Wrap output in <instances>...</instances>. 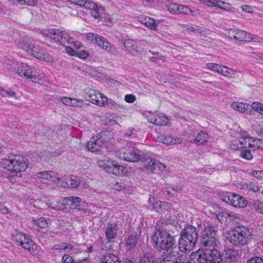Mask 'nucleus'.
<instances>
[{
	"instance_id": "8fccbe9b",
	"label": "nucleus",
	"mask_w": 263,
	"mask_h": 263,
	"mask_svg": "<svg viewBox=\"0 0 263 263\" xmlns=\"http://www.w3.org/2000/svg\"><path fill=\"white\" fill-rule=\"evenodd\" d=\"M139 263H154V259L150 254H144L141 256Z\"/></svg>"
},
{
	"instance_id": "58836bf2",
	"label": "nucleus",
	"mask_w": 263,
	"mask_h": 263,
	"mask_svg": "<svg viewBox=\"0 0 263 263\" xmlns=\"http://www.w3.org/2000/svg\"><path fill=\"white\" fill-rule=\"evenodd\" d=\"M250 106L252 110L253 109L263 116V104H261L260 102H255L252 103Z\"/></svg>"
},
{
	"instance_id": "39448f33",
	"label": "nucleus",
	"mask_w": 263,
	"mask_h": 263,
	"mask_svg": "<svg viewBox=\"0 0 263 263\" xmlns=\"http://www.w3.org/2000/svg\"><path fill=\"white\" fill-rule=\"evenodd\" d=\"M252 236L250 229L244 226H238L228 233V239L233 246L241 247L248 244Z\"/></svg>"
},
{
	"instance_id": "13d9d810",
	"label": "nucleus",
	"mask_w": 263,
	"mask_h": 263,
	"mask_svg": "<svg viewBox=\"0 0 263 263\" xmlns=\"http://www.w3.org/2000/svg\"><path fill=\"white\" fill-rule=\"evenodd\" d=\"M236 29L234 28H231L229 29L225 33V35L229 37L231 40H235L236 34Z\"/></svg>"
},
{
	"instance_id": "ea45409f",
	"label": "nucleus",
	"mask_w": 263,
	"mask_h": 263,
	"mask_svg": "<svg viewBox=\"0 0 263 263\" xmlns=\"http://www.w3.org/2000/svg\"><path fill=\"white\" fill-rule=\"evenodd\" d=\"M137 242L136 236H130L126 241V246L129 249H132L136 246Z\"/></svg>"
},
{
	"instance_id": "37998d69",
	"label": "nucleus",
	"mask_w": 263,
	"mask_h": 263,
	"mask_svg": "<svg viewBox=\"0 0 263 263\" xmlns=\"http://www.w3.org/2000/svg\"><path fill=\"white\" fill-rule=\"evenodd\" d=\"M55 247L57 250H65L66 251H69L73 248L71 244L66 242H62L60 244L57 245Z\"/></svg>"
},
{
	"instance_id": "f8f14e48",
	"label": "nucleus",
	"mask_w": 263,
	"mask_h": 263,
	"mask_svg": "<svg viewBox=\"0 0 263 263\" xmlns=\"http://www.w3.org/2000/svg\"><path fill=\"white\" fill-rule=\"evenodd\" d=\"M104 133H99L96 136L92 137L87 144V148L91 152L101 151L104 143V139H102Z\"/></svg>"
},
{
	"instance_id": "a19ab883",
	"label": "nucleus",
	"mask_w": 263,
	"mask_h": 263,
	"mask_svg": "<svg viewBox=\"0 0 263 263\" xmlns=\"http://www.w3.org/2000/svg\"><path fill=\"white\" fill-rule=\"evenodd\" d=\"M217 3V7L221 9V10L230 11L232 9V6L228 3L222 1L218 0Z\"/></svg>"
},
{
	"instance_id": "2eb2a0df",
	"label": "nucleus",
	"mask_w": 263,
	"mask_h": 263,
	"mask_svg": "<svg viewBox=\"0 0 263 263\" xmlns=\"http://www.w3.org/2000/svg\"><path fill=\"white\" fill-rule=\"evenodd\" d=\"M207 259V263H222L220 253L215 248L204 251Z\"/></svg>"
},
{
	"instance_id": "79ce46f5",
	"label": "nucleus",
	"mask_w": 263,
	"mask_h": 263,
	"mask_svg": "<svg viewBox=\"0 0 263 263\" xmlns=\"http://www.w3.org/2000/svg\"><path fill=\"white\" fill-rule=\"evenodd\" d=\"M220 73L226 77H232L235 74V71L227 66L221 65V70Z\"/></svg>"
},
{
	"instance_id": "49530a36",
	"label": "nucleus",
	"mask_w": 263,
	"mask_h": 263,
	"mask_svg": "<svg viewBox=\"0 0 263 263\" xmlns=\"http://www.w3.org/2000/svg\"><path fill=\"white\" fill-rule=\"evenodd\" d=\"M24 249L30 251L31 250H34L35 247V245L33 243V241L31 240H27L26 242L21 243L20 245Z\"/></svg>"
},
{
	"instance_id": "cd10ccee",
	"label": "nucleus",
	"mask_w": 263,
	"mask_h": 263,
	"mask_svg": "<svg viewBox=\"0 0 263 263\" xmlns=\"http://www.w3.org/2000/svg\"><path fill=\"white\" fill-rule=\"evenodd\" d=\"M158 140L159 142L167 145L179 144L181 142V140L179 138H173L170 136L164 135H160L158 137Z\"/></svg>"
},
{
	"instance_id": "a878e982",
	"label": "nucleus",
	"mask_w": 263,
	"mask_h": 263,
	"mask_svg": "<svg viewBox=\"0 0 263 263\" xmlns=\"http://www.w3.org/2000/svg\"><path fill=\"white\" fill-rule=\"evenodd\" d=\"M123 45L125 50L129 53L136 55L138 52L137 44L133 40L127 39L125 40Z\"/></svg>"
},
{
	"instance_id": "e2e57ef3",
	"label": "nucleus",
	"mask_w": 263,
	"mask_h": 263,
	"mask_svg": "<svg viewBox=\"0 0 263 263\" xmlns=\"http://www.w3.org/2000/svg\"><path fill=\"white\" fill-rule=\"evenodd\" d=\"M109 107L112 109H117L122 107V106L112 100H110L107 103H106Z\"/></svg>"
},
{
	"instance_id": "c03bdc74",
	"label": "nucleus",
	"mask_w": 263,
	"mask_h": 263,
	"mask_svg": "<svg viewBox=\"0 0 263 263\" xmlns=\"http://www.w3.org/2000/svg\"><path fill=\"white\" fill-rule=\"evenodd\" d=\"M103 37L100 35H99L97 34H95L93 33H88L86 34V39L88 40H90L92 41H95V43L98 45V42L99 40L102 39Z\"/></svg>"
},
{
	"instance_id": "412c9836",
	"label": "nucleus",
	"mask_w": 263,
	"mask_h": 263,
	"mask_svg": "<svg viewBox=\"0 0 263 263\" xmlns=\"http://www.w3.org/2000/svg\"><path fill=\"white\" fill-rule=\"evenodd\" d=\"M190 263H207L206 254L203 250L193 253L190 256Z\"/></svg>"
},
{
	"instance_id": "603ef678",
	"label": "nucleus",
	"mask_w": 263,
	"mask_h": 263,
	"mask_svg": "<svg viewBox=\"0 0 263 263\" xmlns=\"http://www.w3.org/2000/svg\"><path fill=\"white\" fill-rule=\"evenodd\" d=\"M97 5L94 2L89 0H85L82 7H84L87 9L91 10L97 8Z\"/></svg>"
},
{
	"instance_id": "f704fd0d",
	"label": "nucleus",
	"mask_w": 263,
	"mask_h": 263,
	"mask_svg": "<svg viewBox=\"0 0 263 263\" xmlns=\"http://www.w3.org/2000/svg\"><path fill=\"white\" fill-rule=\"evenodd\" d=\"M31 222L36 227L41 229H45L48 227V222L45 218L44 217L37 219L32 218L31 219Z\"/></svg>"
},
{
	"instance_id": "f257e3e1",
	"label": "nucleus",
	"mask_w": 263,
	"mask_h": 263,
	"mask_svg": "<svg viewBox=\"0 0 263 263\" xmlns=\"http://www.w3.org/2000/svg\"><path fill=\"white\" fill-rule=\"evenodd\" d=\"M44 36L52 40L55 42L60 43L65 47L66 52L70 55L76 56L77 51L81 47L79 42L74 41L69 34L65 31L57 29H46L41 31Z\"/></svg>"
},
{
	"instance_id": "0eeeda50",
	"label": "nucleus",
	"mask_w": 263,
	"mask_h": 263,
	"mask_svg": "<svg viewBox=\"0 0 263 263\" xmlns=\"http://www.w3.org/2000/svg\"><path fill=\"white\" fill-rule=\"evenodd\" d=\"M27 158L22 155H15L11 158L5 159L3 161L4 168L14 173L17 176L18 173L24 172L28 167Z\"/></svg>"
},
{
	"instance_id": "6ab92c4d",
	"label": "nucleus",
	"mask_w": 263,
	"mask_h": 263,
	"mask_svg": "<svg viewBox=\"0 0 263 263\" xmlns=\"http://www.w3.org/2000/svg\"><path fill=\"white\" fill-rule=\"evenodd\" d=\"M98 41V46L106 51L113 55H117L119 53V50L115 46L111 44L105 37H103Z\"/></svg>"
},
{
	"instance_id": "bf43d9fd",
	"label": "nucleus",
	"mask_w": 263,
	"mask_h": 263,
	"mask_svg": "<svg viewBox=\"0 0 263 263\" xmlns=\"http://www.w3.org/2000/svg\"><path fill=\"white\" fill-rule=\"evenodd\" d=\"M241 157L247 160H251L253 158V155L251 152L247 149H245L241 152Z\"/></svg>"
},
{
	"instance_id": "f3484780",
	"label": "nucleus",
	"mask_w": 263,
	"mask_h": 263,
	"mask_svg": "<svg viewBox=\"0 0 263 263\" xmlns=\"http://www.w3.org/2000/svg\"><path fill=\"white\" fill-rule=\"evenodd\" d=\"M80 181L78 178L63 177L58 182L57 185L64 187L76 188L80 185Z\"/></svg>"
},
{
	"instance_id": "4468645a",
	"label": "nucleus",
	"mask_w": 263,
	"mask_h": 263,
	"mask_svg": "<svg viewBox=\"0 0 263 263\" xmlns=\"http://www.w3.org/2000/svg\"><path fill=\"white\" fill-rule=\"evenodd\" d=\"M26 68H27L28 69L27 71H26V73L24 76V77L29 79L33 83H39V81L41 80L44 76L42 70L30 67L29 65L28 67H26Z\"/></svg>"
},
{
	"instance_id": "4be33fe9",
	"label": "nucleus",
	"mask_w": 263,
	"mask_h": 263,
	"mask_svg": "<svg viewBox=\"0 0 263 263\" xmlns=\"http://www.w3.org/2000/svg\"><path fill=\"white\" fill-rule=\"evenodd\" d=\"M231 107L238 111L248 115H251L252 113L250 105L247 103H244L243 102H233L231 104Z\"/></svg>"
},
{
	"instance_id": "69168bd1",
	"label": "nucleus",
	"mask_w": 263,
	"mask_h": 263,
	"mask_svg": "<svg viewBox=\"0 0 263 263\" xmlns=\"http://www.w3.org/2000/svg\"><path fill=\"white\" fill-rule=\"evenodd\" d=\"M135 132V129L133 127H130L124 134L126 137L128 138H133L136 137V135Z\"/></svg>"
},
{
	"instance_id": "5701e85b",
	"label": "nucleus",
	"mask_w": 263,
	"mask_h": 263,
	"mask_svg": "<svg viewBox=\"0 0 263 263\" xmlns=\"http://www.w3.org/2000/svg\"><path fill=\"white\" fill-rule=\"evenodd\" d=\"M67 204H68V203L67 202H65L64 199L62 201L57 200H48L46 202V205L49 208L56 211L64 210Z\"/></svg>"
},
{
	"instance_id": "f03ea898",
	"label": "nucleus",
	"mask_w": 263,
	"mask_h": 263,
	"mask_svg": "<svg viewBox=\"0 0 263 263\" xmlns=\"http://www.w3.org/2000/svg\"><path fill=\"white\" fill-rule=\"evenodd\" d=\"M152 239L153 246L157 249L165 250V253L178 252L174 237L165 230H156Z\"/></svg>"
},
{
	"instance_id": "423d86ee",
	"label": "nucleus",
	"mask_w": 263,
	"mask_h": 263,
	"mask_svg": "<svg viewBox=\"0 0 263 263\" xmlns=\"http://www.w3.org/2000/svg\"><path fill=\"white\" fill-rule=\"evenodd\" d=\"M132 143H127L126 146L120 147L116 153L117 157L128 162L143 161L145 159L144 153L137 148L131 147Z\"/></svg>"
},
{
	"instance_id": "09e8293b",
	"label": "nucleus",
	"mask_w": 263,
	"mask_h": 263,
	"mask_svg": "<svg viewBox=\"0 0 263 263\" xmlns=\"http://www.w3.org/2000/svg\"><path fill=\"white\" fill-rule=\"evenodd\" d=\"M28 65L23 63L20 65L17 68V73L21 77H23L24 76L26 73V71H27L28 68H26V67H28Z\"/></svg>"
},
{
	"instance_id": "7c9ffc66",
	"label": "nucleus",
	"mask_w": 263,
	"mask_h": 263,
	"mask_svg": "<svg viewBox=\"0 0 263 263\" xmlns=\"http://www.w3.org/2000/svg\"><path fill=\"white\" fill-rule=\"evenodd\" d=\"M201 10L199 9H196L194 10L191 9L187 6H183L179 5V10L178 14H183L186 15L192 14L193 16L201 15Z\"/></svg>"
},
{
	"instance_id": "a18cd8bd",
	"label": "nucleus",
	"mask_w": 263,
	"mask_h": 263,
	"mask_svg": "<svg viewBox=\"0 0 263 263\" xmlns=\"http://www.w3.org/2000/svg\"><path fill=\"white\" fill-rule=\"evenodd\" d=\"M167 10L172 14L179 13V5L175 3L170 4L167 5Z\"/></svg>"
},
{
	"instance_id": "b1692460",
	"label": "nucleus",
	"mask_w": 263,
	"mask_h": 263,
	"mask_svg": "<svg viewBox=\"0 0 263 263\" xmlns=\"http://www.w3.org/2000/svg\"><path fill=\"white\" fill-rule=\"evenodd\" d=\"M238 256V251L233 249L224 250L223 257L226 263H233L236 260Z\"/></svg>"
},
{
	"instance_id": "c9c22d12",
	"label": "nucleus",
	"mask_w": 263,
	"mask_h": 263,
	"mask_svg": "<svg viewBox=\"0 0 263 263\" xmlns=\"http://www.w3.org/2000/svg\"><path fill=\"white\" fill-rule=\"evenodd\" d=\"M89 104L85 102L83 100L71 98L70 106L74 107L85 108L88 106Z\"/></svg>"
},
{
	"instance_id": "864d4df0",
	"label": "nucleus",
	"mask_w": 263,
	"mask_h": 263,
	"mask_svg": "<svg viewBox=\"0 0 263 263\" xmlns=\"http://www.w3.org/2000/svg\"><path fill=\"white\" fill-rule=\"evenodd\" d=\"M200 2L208 7H217L218 0H200Z\"/></svg>"
},
{
	"instance_id": "6e6d98bb",
	"label": "nucleus",
	"mask_w": 263,
	"mask_h": 263,
	"mask_svg": "<svg viewBox=\"0 0 263 263\" xmlns=\"http://www.w3.org/2000/svg\"><path fill=\"white\" fill-rule=\"evenodd\" d=\"M89 55V52L85 50L77 51L76 55L82 59H86Z\"/></svg>"
},
{
	"instance_id": "9d476101",
	"label": "nucleus",
	"mask_w": 263,
	"mask_h": 263,
	"mask_svg": "<svg viewBox=\"0 0 263 263\" xmlns=\"http://www.w3.org/2000/svg\"><path fill=\"white\" fill-rule=\"evenodd\" d=\"M85 98L92 103L99 106H104L107 103L106 97L93 89L85 90Z\"/></svg>"
},
{
	"instance_id": "72a5a7b5",
	"label": "nucleus",
	"mask_w": 263,
	"mask_h": 263,
	"mask_svg": "<svg viewBox=\"0 0 263 263\" xmlns=\"http://www.w3.org/2000/svg\"><path fill=\"white\" fill-rule=\"evenodd\" d=\"M209 139L208 135L204 132H199L196 138L194 140V142L197 145H203L206 143Z\"/></svg>"
},
{
	"instance_id": "a211bd4d",
	"label": "nucleus",
	"mask_w": 263,
	"mask_h": 263,
	"mask_svg": "<svg viewBox=\"0 0 263 263\" xmlns=\"http://www.w3.org/2000/svg\"><path fill=\"white\" fill-rule=\"evenodd\" d=\"M157 263H182L180 258V253L174 251V253H165L163 255V259Z\"/></svg>"
},
{
	"instance_id": "bb28decb",
	"label": "nucleus",
	"mask_w": 263,
	"mask_h": 263,
	"mask_svg": "<svg viewBox=\"0 0 263 263\" xmlns=\"http://www.w3.org/2000/svg\"><path fill=\"white\" fill-rule=\"evenodd\" d=\"M172 204L165 201H157L153 203V208L158 213L164 212L171 208Z\"/></svg>"
},
{
	"instance_id": "0e129e2a",
	"label": "nucleus",
	"mask_w": 263,
	"mask_h": 263,
	"mask_svg": "<svg viewBox=\"0 0 263 263\" xmlns=\"http://www.w3.org/2000/svg\"><path fill=\"white\" fill-rule=\"evenodd\" d=\"M100 8L98 6H97V8L91 9L90 12L91 16L95 19L99 18L100 17Z\"/></svg>"
},
{
	"instance_id": "1a4fd4ad",
	"label": "nucleus",
	"mask_w": 263,
	"mask_h": 263,
	"mask_svg": "<svg viewBox=\"0 0 263 263\" xmlns=\"http://www.w3.org/2000/svg\"><path fill=\"white\" fill-rule=\"evenodd\" d=\"M144 160H145V163L144 165V168L147 171H150L154 174H166L168 172L167 166L158 160L146 158V156L145 155Z\"/></svg>"
},
{
	"instance_id": "5fc2aeb1",
	"label": "nucleus",
	"mask_w": 263,
	"mask_h": 263,
	"mask_svg": "<svg viewBox=\"0 0 263 263\" xmlns=\"http://www.w3.org/2000/svg\"><path fill=\"white\" fill-rule=\"evenodd\" d=\"M0 94L3 96H5L7 95L9 97H15L16 93L15 92L12 91L10 89H8L5 90L4 88H0Z\"/></svg>"
},
{
	"instance_id": "4d7b16f0",
	"label": "nucleus",
	"mask_w": 263,
	"mask_h": 263,
	"mask_svg": "<svg viewBox=\"0 0 263 263\" xmlns=\"http://www.w3.org/2000/svg\"><path fill=\"white\" fill-rule=\"evenodd\" d=\"M16 2L21 5L34 6L36 4V0H16Z\"/></svg>"
},
{
	"instance_id": "2f4dec72",
	"label": "nucleus",
	"mask_w": 263,
	"mask_h": 263,
	"mask_svg": "<svg viewBox=\"0 0 263 263\" xmlns=\"http://www.w3.org/2000/svg\"><path fill=\"white\" fill-rule=\"evenodd\" d=\"M139 21L152 30H156L157 24L155 21L150 17L142 16L139 17Z\"/></svg>"
},
{
	"instance_id": "473e14b6",
	"label": "nucleus",
	"mask_w": 263,
	"mask_h": 263,
	"mask_svg": "<svg viewBox=\"0 0 263 263\" xmlns=\"http://www.w3.org/2000/svg\"><path fill=\"white\" fill-rule=\"evenodd\" d=\"M101 263H121L119 257L113 254H106L101 257Z\"/></svg>"
},
{
	"instance_id": "6e6552de",
	"label": "nucleus",
	"mask_w": 263,
	"mask_h": 263,
	"mask_svg": "<svg viewBox=\"0 0 263 263\" xmlns=\"http://www.w3.org/2000/svg\"><path fill=\"white\" fill-rule=\"evenodd\" d=\"M217 231V228L214 226L208 224L204 228L201 238V245L204 250L213 249L218 245Z\"/></svg>"
},
{
	"instance_id": "3c124183",
	"label": "nucleus",
	"mask_w": 263,
	"mask_h": 263,
	"mask_svg": "<svg viewBox=\"0 0 263 263\" xmlns=\"http://www.w3.org/2000/svg\"><path fill=\"white\" fill-rule=\"evenodd\" d=\"M25 234L16 231L15 232V234H13V236L14 237V239L18 243V245H20L23 242L22 240H25Z\"/></svg>"
},
{
	"instance_id": "de8ad7c7",
	"label": "nucleus",
	"mask_w": 263,
	"mask_h": 263,
	"mask_svg": "<svg viewBox=\"0 0 263 263\" xmlns=\"http://www.w3.org/2000/svg\"><path fill=\"white\" fill-rule=\"evenodd\" d=\"M206 67L208 69L218 73H219L220 70H221V65L216 63H207L206 64Z\"/></svg>"
},
{
	"instance_id": "052dcab7",
	"label": "nucleus",
	"mask_w": 263,
	"mask_h": 263,
	"mask_svg": "<svg viewBox=\"0 0 263 263\" xmlns=\"http://www.w3.org/2000/svg\"><path fill=\"white\" fill-rule=\"evenodd\" d=\"M64 200L65 202L67 201H70L72 203L77 204L80 203L81 199L80 197H74V196H68L64 198Z\"/></svg>"
},
{
	"instance_id": "c85d7f7f",
	"label": "nucleus",
	"mask_w": 263,
	"mask_h": 263,
	"mask_svg": "<svg viewBox=\"0 0 263 263\" xmlns=\"http://www.w3.org/2000/svg\"><path fill=\"white\" fill-rule=\"evenodd\" d=\"M118 231V227L116 224L112 223H108L105 230V235L106 238L110 240L116 237Z\"/></svg>"
},
{
	"instance_id": "aec40b11",
	"label": "nucleus",
	"mask_w": 263,
	"mask_h": 263,
	"mask_svg": "<svg viewBox=\"0 0 263 263\" xmlns=\"http://www.w3.org/2000/svg\"><path fill=\"white\" fill-rule=\"evenodd\" d=\"M148 121L153 124L160 126L165 125L168 122L167 117L163 114L152 115L149 117Z\"/></svg>"
},
{
	"instance_id": "680f3d73",
	"label": "nucleus",
	"mask_w": 263,
	"mask_h": 263,
	"mask_svg": "<svg viewBox=\"0 0 263 263\" xmlns=\"http://www.w3.org/2000/svg\"><path fill=\"white\" fill-rule=\"evenodd\" d=\"M254 207L257 212L263 214V202L256 201L254 202Z\"/></svg>"
},
{
	"instance_id": "338daca9",
	"label": "nucleus",
	"mask_w": 263,
	"mask_h": 263,
	"mask_svg": "<svg viewBox=\"0 0 263 263\" xmlns=\"http://www.w3.org/2000/svg\"><path fill=\"white\" fill-rule=\"evenodd\" d=\"M247 263H263V259L258 256H255L249 259Z\"/></svg>"
},
{
	"instance_id": "393cba45",
	"label": "nucleus",
	"mask_w": 263,
	"mask_h": 263,
	"mask_svg": "<svg viewBox=\"0 0 263 263\" xmlns=\"http://www.w3.org/2000/svg\"><path fill=\"white\" fill-rule=\"evenodd\" d=\"M254 39V35L245 31L236 29L235 40L242 42H251Z\"/></svg>"
},
{
	"instance_id": "dca6fc26",
	"label": "nucleus",
	"mask_w": 263,
	"mask_h": 263,
	"mask_svg": "<svg viewBox=\"0 0 263 263\" xmlns=\"http://www.w3.org/2000/svg\"><path fill=\"white\" fill-rule=\"evenodd\" d=\"M38 178L48 180L58 184V182L61 180V178L58 176V174L53 171H43L38 172L36 174Z\"/></svg>"
},
{
	"instance_id": "774afa93",
	"label": "nucleus",
	"mask_w": 263,
	"mask_h": 263,
	"mask_svg": "<svg viewBox=\"0 0 263 263\" xmlns=\"http://www.w3.org/2000/svg\"><path fill=\"white\" fill-rule=\"evenodd\" d=\"M62 263H74L71 256L69 255H64L62 259Z\"/></svg>"
},
{
	"instance_id": "7ed1b4c3",
	"label": "nucleus",
	"mask_w": 263,
	"mask_h": 263,
	"mask_svg": "<svg viewBox=\"0 0 263 263\" xmlns=\"http://www.w3.org/2000/svg\"><path fill=\"white\" fill-rule=\"evenodd\" d=\"M198 238L196 228L191 225H187L181 232L178 241V251L188 253L195 246Z\"/></svg>"
},
{
	"instance_id": "c756f323",
	"label": "nucleus",
	"mask_w": 263,
	"mask_h": 263,
	"mask_svg": "<svg viewBox=\"0 0 263 263\" xmlns=\"http://www.w3.org/2000/svg\"><path fill=\"white\" fill-rule=\"evenodd\" d=\"M236 217L231 213L222 212L217 215L218 220L222 223L228 224L233 220Z\"/></svg>"
},
{
	"instance_id": "ddd939ff",
	"label": "nucleus",
	"mask_w": 263,
	"mask_h": 263,
	"mask_svg": "<svg viewBox=\"0 0 263 263\" xmlns=\"http://www.w3.org/2000/svg\"><path fill=\"white\" fill-rule=\"evenodd\" d=\"M222 200L236 208H243L247 205V201L239 195L228 193L225 195Z\"/></svg>"
},
{
	"instance_id": "e433bc0d",
	"label": "nucleus",
	"mask_w": 263,
	"mask_h": 263,
	"mask_svg": "<svg viewBox=\"0 0 263 263\" xmlns=\"http://www.w3.org/2000/svg\"><path fill=\"white\" fill-rule=\"evenodd\" d=\"M251 142L250 148L253 150L263 148V139L253 138Z\"/></svg>"
},
{
	"instance_id": "4c0bfd02",
	"label": "nucleus",
	"mask_w": 263,
	"mask_h": 263,
	"mask_svg": "<svg viewBox=\"0 0 263 263\" xmlns=\"http://www.w3.org/2000/svg\"><path fill=\"white\" fill-rule=\"evenodd\" d=\"M252 140L253 138L250 137H241L239 140L241 145L240 147H251V144H252L251 141Z\"/></svg>"
},
{
	"instance_id": "9b49d317",
	"label": "nucleus",
	"mask_w": 263,
	"mask_h": 263,
	"mask_svg": "<svg viewBox=\"0 0 263 263\" xmlns=\"http://www.w3.org/2000/svg\"><path fill=\"white\" fill-rule=\"evenodd\" d=\"M99 166L103 170L115 175H122L124 174V168L118 163L111 160H107L106 162H100Z\"/></svg>"
},
{
	"instance_id": "20e7f679",
	"label": "nucleus",
	"mask_w": 263,
	"mask_h": 263,
	"mask_svg": "<svg viewBox=\"0 0 263 263\" xmlns=\"http://www.w3.org/2000/svg\"><path fill=\"white\" fill-rule=\"evenodd\" d=\"M19 47L36 59L47 62L52 61V57L45 52L36 42L27 37H23L19 41Z\"/></svg>"
}]
</instances>
